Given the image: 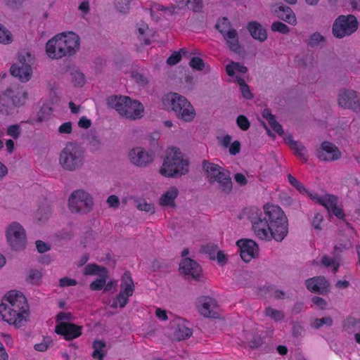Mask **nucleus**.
I'll return each instance as SVG.
<instances>
[{"label": "nucleus", "instance_id": "dca6fc26", "mask_svg": "<svg viewBox=\"0 0 360 360\" xmlns=\"http://www.w3.org/2000/svg\"><path fill=\"white\" fill-rule=\"evenodd\" d=\"M134 288L131 274L129 272L124 273L121 279L120 293L110 300L108 304L113 309L123 308L127 304L129 297L132 296Z\"/></svg>", "mask_w": 360, "mask_h": 360}, {"label": "nucleus", "instance_id": "ea45409f", "mask_svg": "<svg viewBox=\"0 0 360 360\" xmlns=\"http://www.w3.org/2000/svg\"><path fill=\"white\" fill-rule=\"evenodd\" d=\"M51 210L49 206L40 207L35 213V219L39 222H45L51 216Z\"/></svg>", "mask_w": 360, "mask_h": 360}, {"label": "nucleus", "instance_id": "473e14b6", "mask_svg": "<svg viewBox=\"0 0 360 360\" xmlns=\"http://www.w3.org/2000/svg\"><path fill=\"white\" fill-rule=\"evenodd\" d=\"M285 141L295 150V153L303 160H307V151L300 143L294 141L291 135L283 136Z\"/></svg>", "mask_w": 360, "mask_h": 360}, {"label": "nucleus", "instance_id": "338daca9", "mask_svg": "<svg viewBox=\"0 0 360 360\" xmlns=\"http://www.w3.org/2000/svg\"><path fill=\"white\" fill-rule=\"evenodd\" d=\"M312 302L320 309H325L327 307V302L326 300L319 297H314L312 298Z\"/></svg>", "mask_w": 360, "mask_h": 360}, {"label": "nucleus", "instance_id": "a211bd4d", "mask_svg": "<svg viewBox=\"0 0 360 360\" xmlns=\"http://www.w3.org/2000/svg\"><path fill=\"white\" fill-rule=\"evenodd\" d=\"M357 27L358 22L354 15H340L333 23V33L336 37L342 38L354 32Z\"/></svg>", "mask_w": 360, "mask_h": 360}, {"label": "nucleus", "instance_id": "4d7b16f0", "mask_svg": "<svg viewBox=\"0 0 360 360\" xmlns=\"http://www.w3.org/2000/svg\"><path fill=\"white\" fill-rule=\"evenodd\" d=\"M203 7L202 0H189L188 8L193 11H200Z\"/></svg>", "mask_w": 360, "mask_h": 360}, {"label": "nucleus", "instance_id": "7ed1b4c3", "mask_svg": "<svg viewBox=\"0 0 360 360\" xmlns=\"http://www.w3.org/2000/svg\"><path fill=\"white\" fill-rule=\"evenodd\" d=\"M81 39L72 31L56 34L45 44V53L51 60H59L76 54L80 49Z\"/></svg>", "mask_w": 360, "mask_h": 360}, {"label": "nucleus", "instance_id": "774afa93", "mask_svg": "<svg viewBox=\"0 0 360 360\" xmlns=\"http://www.w3.org/2000/svg\"><path fill=\"white\" fill-rule=\"evenodd\" d=\"M240 150V143L238 141H233L229 145V153L232 155H236Z\"/></svg>", "mask_w": 360, "mask_h": 360}, {"label": "nucleus", "instance_id": "9b49d317", "mask_svg": "<svg viewBox=\"0 0 360 360\" xmlns=\"http://www.w3.org/2000/svg\"><path fill=\"white\" fill-rule=\"evenodd\" d=\"M202 167L207 181L224 193L231 191L233 185L230 173L223 167L207 160L202 162Z\"/></svg>", "mask_w": 360, "mask_h": 360}, {"label": "nucleus", "instance_id": "423d86ee", "mask_svg": "<svg viewBox=\"0 0 360 360\" xmlns=\"http://www.w3.org/2000/svg\"><path fill=\"white\" fill-rule=\"evenodd\" d=\"M287 177L290 185L295 187L302 195H308L315 203L323 205L329 213L333 214L337 218L344 219V212L339 205L336 196L329 194L320 195L315 192L309 191L298 179L291 174H288Z\"/></svg>", "mask_w": 360, "mask_h": 360}, {"label": "nucleus", "instance_id": "f8f14e48", "mask_svg": "<svg viewBox=\"0 0 360 360\" xmlns=\"http://www.w3.org/2000/svg\"><path fill=\"white\" fill-rule=\"evenodd\" d=\"M27 100V92L24 89H8L0 94V112L11 115L14 107L23 105Z\"/></svg>", "mask_w": 360, "mask_h": 360}, {"label": "nucleus", "instance_id": "0e129e2a", "mask_svg": "<svg viewBox=\"0 0 360 360\" xmlns=\"http://www.w3.org/2000/svg\"><path fill=\"white\" fill-rule=\"evenodd\" d=\"M131 77L135 79V81L139 84L140 85H145L148 83L147 78L142 75L141 73L135 72H133Z\"/></svg>", "mask_w": 360, "mask_h": 360}, {"label": "nucleus", "instance_id": "de8ad7c7", "mask_svg": "<svg viewBox=\"0 0 360 360\" xmlns=\"http://www.w3.org/2000/svg\"><path fill=\"white\" fill-rule=\"evenodd\" d=\"M41 278V273L35 269H32L29 271L27 280L32 284H39Z\"/></svg>", "mask_w": 360, "mask_h": 360}, {"label": "nucleus", "instance_id": "2f4dec72", "mask_svg": "<svg viewBox=\"0 0 360 360\" xmlns=\"http://www.w3.org/2000/svg\"><path fill=\"white\" fill-rule=\"evenodd\" d=\"M251 36L259 41H264L267 38L266 30L258 22H251L248 26Z\"/></svg>", "mask_w": 360, "mask_h": 360}, {"label": "nucleus", "instance_id": "a878e982", "mask_svg": "<svg viewBox=\"0 0 360 360\" xmlns=\"http://www.w3.org/2000/svg\"><path fill=\"white\" fill-rule=\"evenodd\" d=\"M318 155L320 160L333 161L340 158L341 153L335 144L325 141L321 144Z\"/></svg>", "mask_w": 360, "mask_h": 360}, {"label": "nucleus", "instance_id": "6e6552de", "mask_svg": "<svg viewBox=\"0 0 360 360\" xmlns=\"http://www.w3.org/2000/svg\"><path fill=\"white\" fill-rule=\"evenodd\" d=\"M188 170V161L184 158L183 153L179 149L172 148L167 150L159 172L165 177L174 178L187 174Z\"/></svg>", "mask_w": 360, "mask_h": 360}, {"label": "nucleus", "instance_id": "72a5a7b5", "mask_svg": "<svg viewBox=\"0 0 360 360\" xmlns=\"http://www.w3.org/2000/svg\"><path fill=\"white\" fill-rule=\"evenodd\" d=\"M138 37L144 44H149L150 38L153 36V32L150 30L148 25L141 23L139 25L137 28Z\"/></svg>", "mask_w": 360, "mask_h": 360}, {"label": "nucleus", "instance_id": "20e7f679", "mask_svg": "<svg viewBox=\"0 0 360 360\" xmlns=\"http://www.w3.org/2000/svg\"><path fill=\"white\" fill-rule=\"evenodd\" d=\"M287 177L290 185L295 187L302 195H308L315 203L323 205L329 213L333 214L337 218L344 219V212L339 205L336 196L329 194L320 195L315 192L309 191L298 179L291 174H288Z\"/></svg>", "mask_w": 360, "mask_h": 360}, {"label": "nucleus", "instance_id": "9d476101", "mask_svg": "<svg viewBox=\"0 0 360 360\" xmlns=\"http://www.w3.org/2000/svg\"><path fill=\"white\" fill-rule=\"evenodd\" d=\"M85 163V150L79 144L68 142L58 155V164L65 171L80 169Z\"/></svg>", "mask_w": 360, "mask_h": 360}, {"label": "nucleus", "instance_id": "37998d69", "mask_svg": "<svg viewBox=\"0 0 360 360\" xmlns=\"http://www.w3.org/2000/svg\"><path fill=\"white\" fill-rule=\"evenodd\" d=\"M132 0H115V6L119 13L126 14L129 11Z\"/></svg>", "mask_w": 360, "mask_h": 360}, {"label": "nucleus", "instance_id": "13d9d810", "mask_svg": "<svg viewBox=\"0 0 360 360\" xmlns=\"http://www.w3.org/2000/svg\"><path fill=\"white\" fill-rule=\"evenodd\" d=\"M217 140L221 146L224 148H228L231 144L232 138L229 134H222L217 136Z\"/></svg>", "mask_w": 360, "mask_h": 360}, {"label": "nucleus", "instance_id": "5fc2aeb1", "mask_svg": "<svg viewBox=\"0 0 360 360\" xmlns=\"http://www.w3.org/2000/svg\"><path fill=\"white\" fill-rule=\"evenodd\" d=\"M324 41V37L319 32L312 34L309 39V44L312 46H319Z\"/></svg>", "mask_w": 360, "mask_h": 360}, {"label": "nucleus", "instance_id": "6ab92c4d", "mask_svg": "<svg viewBox=\"0 0 360 360\" xmlns=\"http://www.w3.org/2000/svg\"><path fill=\"white\" fill-rule=\"evenodd\" d=\"M175 3L176 6H171L169 7H165L158 4L153 5L150 9L152 18L155 20H158L161 15L170 16L179 13L181 9L188 7L189 0H175Z\"/></svg>", "mask_w": 360, "mask_h": 360}, {"label": "nucleus", "instance_id": "603ef678", "mask_svg": "<svg viewBox=\"0 0 360 360\" xmlns=\"http://www.w3.org/2000/svg\"><path fill=\"white\" fill-rule=\"evenodd\" d=\"M271 30L274 32H278L282 34H287L290 32V28L281 22H275L271 25Z\"/></svg>", "mask_w": 360, "mask_h": 360}, {"label": "nucleus", "instance_id": "4be33fe9", "mask_svg": "<svg viewBox=\"0 0 360 360\" xmlns=\"http://www.w3.org/2000/svg\"><path fill=\"white\" fill-rule=\"evenodd\" d=\"M171 330L172 338L176 340L186 339L192 335L188 323L179 317L175 318L171 322Z\"/></svg>", "mask_w": 360, "mask_h": 360}, {"label": "nucleus", "instance_id": "c03bdc74", "mask_svg": "<svg viewBox=\"0 0 360 360\" xmlns=\"http://www.w3.org/2000/svg\"><path fill=\"white\" fill-rule=\"evenodd\" d=\"M72 82L75 86H82L85 83L84 75L78 70H74L71 72Z\"/></svg>", "mask_w": 360, "mask_h": 360}, {"label": "nucleus", "instance_id": "1a4fd4ad", "mask_svg": "<svg viewBox=\"0 0 360 360\" xmlns=\"http://www.w3.org/2000/svg\"><path fill=\"white\" fill-rule=\"evenodd\" d=\"M162 107L174 111L178 117L185 122H191L195 117V110L191 102L177 93H168L162 98Z\"/></svg>", "mask_w": 360, "mask_h": 360}, {"label": "nucleus", "instance_id": "f704fd0d", "mask_svg": "<svg viewBox=\"0 0 360 360\" xmlns=\"http://www.w3.org/2000/svg\"><path fill=\"white\" fill-rule=\"evenodd\" d=\"M262 115L264 118H265L271 128L277 133L279 136H283L284 135V131L282 129L281 125L276 121L275 117L271 114V111L269 109H264Z\"/></svg>", "mask_w": 360, "mask_h": 360}, {"label": "nucleus", "instance_id": "aec40b11", "mask_svg": "<svg viewBox=\"0 0 360 360\" xmlns=\"http://www.w3.org/2000/svg\"><path fill=\"white\" fill-rule=\"evenodd\" d=\"M128 157L131 164L140 167H145L154 161L153 153L141 146L132 148Z\"/></svg>", "mask_w": 360, "mask_h": 360}, {"label": "nucleus", "instance_id": "69168bd1", "mask_svg": "<svg viewBox=\"0 0 360 360\" xmlns=\"http://www.w3.org/2000/svg\"><path fill=\"white\" fill-rule=\"evenodd\" d=\"M59 283L61 287H68L76 285L77 282L75 279L64 277L60 279Z\"/></svg>", "mask_w": 360, "mask_h": 360}, {"label": "nucleus", "instance_id": "cd10ccee", "mask_svg": "<svg viewBox=\"0 0 360 360\" xmlns=\"http://www.w3.org/2000/svg\"><path fill=\"white\" fill-rule=\"evenodd\" d=\"M53 109L49 103H44L40 108L39 112L32 115L27 122L30 124H34L36 123H41L44 121L48 120L52 113Z\"/></svg>", "mask_w": 360, "mask_h": 360}, {"label": "nucleus", "instance_id": "0eeeda50", "mask_svg": "<svg viewBox=\"0 0 360 360\" xmlns=\"http://www.w3.org/2000/svg\"><path fill=\"white\" fill-rule=\"evenodd\" d=\"M109 106L120 115L131 120L141 119L144 115V106L137 100L126 96H112L108 98Z\"/></svg>", "mask_w": 360, "mask_h": 360}, {"label": "nucleus", "instance_id": "f257e3e1", "mask_svg": "<svg viewBox=\"0 0 360 360\" xmlns=\"http://www.w3.org/2000/svg\"><path fill=\"white\" fill-rule=\"evenodd\" d=\"M252 231L259 240L281 242L288 233V220L283 210L274 204H265L262 211L257 207L247 210Z\"/></svg>", "mask_w": 360, "mask_h": 360}, {"label": "nucleus", "instance_id": "a18cd8bd", "mask_svg": "<svg viewBox=\"0 0 360 360\" xmlns=\"http://www.w3.org/2000/svg\"><path fill=\"white\" fill-rule=\"evenodd\" d=\"M108 278L107 276L100 275L98 276V278L91 283L90 284V288L92 290H101L106 283V280Z\"/></svg>", "mask_w": 360, "mask_h": 360}, {"label": "nucleus", "instance_id": "052dcab7", "mask_svg": "<svg viewBox=\"0 0 360 360\" xmlns=\"http://www.w3.org/2000/svg\"><path fill=\"white\" fill-rule=\"evenodd\" d=\"M72 130V124L71 122H65L58 127V132L60 134H70Z\"/></svg>", "mask_w": 360, "mask_h": 360}, {"label": "nucleus", "instance_id": "79ce46f5", "mask_svg": "<svg viewBox=\"0 0 360 360\" xmlns=\"http://www.w3.org/2000/svg\"><path fill=\"white\" fill-rule=\"evenodd\" d=\"M53 345V340L51 337H43L39 342L34 345V348L38 352H45Z\"/></svg>", "mask_w": 360, "mask_h": 360}, {"label": "nucleus", "instance_id": "680f3d73", "mask_svg": "<svg viewBox=\"0 0 360 360\" xmlns=\"http://www.w3.org/2000/svg\"><path fill=\"white\" fill-rule=\"evenodd\" d=\"M237 124L243 130H247L250 127V122L244 115H240L238 117Z\"/></svg>", "mask_w": 360, "mask_h": 360}, {"label": "nucleus", "instance_id": "8fccbe9b", "mask_svg": "<svg viewBox=\"0 0 360 360\" xmlns=\"http://www.w3.org/2000/svg\"><path fill=\"white\" fill-rule=\"evenodd\" d=\"M265 312L267 316H269L274 321H278L283 319V313L281 311L276 310L275 309L269 307L266 309Z\"/></svg>", "mask_w": 360, "mask_h": 360}, {"label": "nucleus", "instance_id": "ddd939ff", "mask_svg": "<svg viewBox=\"0 0 360 360\" xmlns=\"http://www.w3.org/2000/svg\"><path fill=\"white\" fill-rule=\"evenodd\" d=\"M74 317L70 312L62 311L56 316L55 332L63 335L66 340L78 338L82 334V327L71 323Z\"/></svg>", "mask_w": 360, "mask_h": 360}, {"label": "nucleus", "instance_id": "bf43d9fd", "mask_svg": "<svg viewBox=\"0 0 360 360\" xmlns=\"http://www.w3.org/2000/svg\"><path fill=\"white\" fill-rule=\"evenodd\" d=\"M181 51L174 52L167 59V63L170 65L178 63L181 58Z\"/></svg>", "mask_w": 360, "mask_h": 360}, {"label": "nucleus", "instance_id": "c9c22d12", "mask_svg": "<svg viewBox=\"0 0 360 360\" xmlns=\"http://www.w3.org/2000/svg\"><path fill=\"white\" fill-rule=\"evenodd\" d=\"M224 37L227 46L233 51L238 52L240 50V46L238 41V34L236 30L226 33Z\"/></svg>", "mask_w": 360, "mask_h": 360}, {"label": "nucleus", "instance_id": "09e8293b", "mask_svg": "<svg viewBox=\"0 0 360 360\" xmlns=\"http://www.w3.org/2000/svg\"><path fill=\"white\" fill-rule=\"evenodd\" d=\"M21 133V128L18 124H11L8 127L6 134L8 136L16 139Z\"/></svg>", "mask_w": 360, "mask_h": 360}, {"label": "nucleus", "instance_id": "b1692460", "mask_svg": "<svg viewBox=\"0 0 360 360\" xmlns=\"http://www.w3.org/2000/svg\"><path fill=\"white\" fill-rule=\"evenodd\" d=\"M198 307L200 313L205 317L216 318L219 316L217 303L211 297L200 298L198 301Z\"/></svg>", "mask_w": 360, "mask_h": 360}, {"label": "nucleus", "instance_id": "2eb2a0df", "mask_svg": "<svg viewBox=\"0 0 360 360\" xmlns=\"http://www.w3.org/2000/svg\"><path fill=\"white\" fill-rule=\"evenodd\" d=\"M68 205L72 213L84 214L92 210L94 200L88 191L84 189H77L69 196Z\"/></svg>", "mask_w": 360, "mask_h": 360}, {"label": "nucleus", "instance_id": "c85d7f7f", "mask_svg": "<svg viewBox=\"0 0 360 360\" xmlns=\"http://www.w3.org/2000/svg\"><path fill=\"white\" fill-rule=\"evenodd\" d=\"M179 189L176 186H171L160 196L159 203L162 207H174L175 200L179 195Z\"/></svg>", "mask_w": 360, "mask_h": 360}, {"label": "nucleus", "instance_id": "7c9ffc66", "mask_svg": "<svg viewBox=\"0 0 360 360\" xmlns=\"http://www.w3.org/2000/svg\"><path fill=\"white\" fill-rule=\"evenodd\" d=\"M226 72L233 82H238V79H242L240 75L247 72V68L239 63L231 62L226 66Z\"/></svg>", "mask_w": 360, "mask_h": 360}, {"label": "nucleus", "instance_id": "bb28decb", "mask_svg": "<svg viewBox=\"0 0 360 360\" xmlns=\"http://www.w3.org/2000/svg\"><path fill=\"white\" fill-rule=\"evenodd\" d=\"M306 286L309 290L320 294L326 293L329 290V283L324 277H314L306 281Z\"/></svg>", "mask_w": 360, "mask_h": 360}, {"label": "nucleus", "instance_id": "393cba45", "mask_svg": "<svg viewBox=\"0 0 360 360\" xmlns=\"http://www.w3.org/2000/svg\"><path fill=\"white\" fill-rule=\"evenodd\" d=\"M338 104L344 108L357 110L360 108L359 98L353 90H344L338 96Z\"/></svg>", "mask_w": 360, "mask_h": 360}, {"label": "nucleus", "instance_id": "5701e85b", "mask_svg": "<svg viewBox=\"0 0 360 360\" xmlns=\"http://www.w3.org/2000/svg\"><path fill=\"white\" fill-rule=\"evenodd\" d=\"M179 269L181 272L187 276L188 278L202 281L204 278L200 265L191 259H184L180 263Z\"/></svg>", "mask_w": 360, "mask_h": 360}, {"label": "nucleus", "instance_id": "58836bf2", "mask_svg": "<svg viewBox=\"0 0 360 360\" xmlns=\"http://www.w3.org/2000/svg\"><path fill=\"white\" fill-rule=\"evenodd\" d=\"M93 357L102 360L105 352V344L101 340H95L93 343Z\"/></svg>", "mask_w": 360, "mask_h": 360}, {"label": "nucleus", "instance_id": "a19ab883", "mask_svg": "<svg viewBox=\"0 0 360 360\" xmlns=\"http://www.w3.org/2000/svg\"><path fill=\"white\" fill-rule=\"evenodd\" d=\"M216 28L223 36L226 34V33H229V32L234 30V29L231 27L230 22L226 18H219L216 25Z\"/></svg>", "mask_w": 360, "mask_h": 360}, {"label": "nucleus", "instance_id": "e2e57ef3", "mask_svg": "<svg viewBox=\"0 0 360 360\" xmlns=\"http://www.w3.org/2000/svg\"><path fill=\"white\" fill-rule=\"evenodd\" d=\"M138 209L146 212H154V205L152 203H148L145 201L141 202L137 206Z\"/></svg>", "mask_w": 360, "mask_h": 360}, {"label": "nucleus", "instance_id": "c756f323", "mask_svg": "<svg viewBox=\"0 0 360 360\" xmlns=\"http://www.w3.org/2000/svg\"><path fill=\"white\" fill-rule=\"evenodd\" d=\"M274 12L276 16L282 20L292 25L297 24L296 16L290 7L280 5L274 9Z\"/></svg>", "mask_w": 360, "mask_h": 360}, {"label": "nucleus", "instance_id": "412c9836", "mask_svg": "<svg viewBox=\"0 0 360 360\" xmlns=\"http://www.w3.org/2000/svg\"><path fill=\"white\" fill-rule=\"evenodd\" d=\"M236 245L240 250V257L245 262H249L258 257L259 247L254 240L240 239L237 241Z\"/></svg>", "mask_w": 360, "mask_h": 360}, {"label": "nucleus", "instance_id": "864d4df0", "mask_svg": "<svg viewBox=\"0 0 360 360\" xmlns=\"http://www.w3.org/2000/svg\"><path fill=\"white\" fill-rule=\"evenodd\" d=\"M333 321L330 317H323L322 319H317L314 320L312 326L315 328H319L323 326H330L332 325Z\"/></svg>", "mask_w": 360, "mask_h": 360}, {"label": "nucleus", "instance_id": "4468645a", "mask_svg": "<svg viewBox=\"0 0 360 360\" xmlns=\"http://www.w3.org/2000/svg\"><path fill=\"white\" fill-rule=\"evenodd\" d=\"M6 243L13 252L23 251L27 246V235L23 226L17 221L10 223L6 228Z\"/></svg>", "mask_w": 360, "mask_h": 360}, {"label": "nucleus", "instance_id": "39448f33", "mask_svg": "<svg viewBox=\"0 0 360 360\" xmlns=\"http://www.w3.org/2000/svg\"><path fill=\"white\" fill-rule=\"evenodd\" d=\"M287 177L290 185L295 187L302 195H308L315 203L323 205L329 213L333 214L337 218L344 219V212L339 205L336 196L329 194L320 195L315 192L309 191L298 179L291 174H288Z\"/></svg>", "mask_w": 360, "mask_h": 360}, {"label": "nucleus", "instance_id": "6e6d98bb", "mask_svg": "<svg viewBox=\"0 0 360 360\" xmlns=\"http://www.w3.org/2000/svg\"><path fill=\"white\" fill-rule=\"evenodd\" d=\"M190 65L197 70H202L205 67L203 60L199 57L193 58L190 61Z\"/></svg>", "mask_w": 360, "mask_h": 360}, {"label": "nucleus", "instance_id": "3c124183", "mask_svg": "<svg viewBox=\"0 0 360 360\" xmlns=\"http://www.w3.org/2000/svg\"><path fill=\"white\" fill-rule=\"evenodd\" d=\"M237 83L240 86L243 96L247 99L251 98L252 97V94L250 91L249 86L245 84V81L243 79H238V82Z\"/></svg>", "mask_w": 360, "mask_h": 360}, {"label": "nucleus", "instance_id": "4c0bfd02", "mask_svg": "<svg viewBox=\"0 0 360 360\" xmlns=\"http://www.w3.org/2000/svg\"><path fill=\"white\" fill-rule=\"evenodd\" d=\"M321 263L328 270L335 273L340 266V259L338 257H330L329 256H324L321 259Z\"/></svg>", "mask_w": 360, "mask_h": 360}, {"label": "nucleus", "instance_id": "49530a36", "mask_svg": "<svg viewBox=\"0 0 360 360\" xmlns=\"http://www.w3.org/2000/svg\"><path fill=\"white\" fill-rule=\"evenodd\" d=\"M13 40L11 32L0 24V43L10 44Z\"/></svg>", "mask_w": 360, "mask_h": 360}, {"label": "nucleus", "instance_id": "f03ea898", "mask_svg": "<svg viewBox=\"0 0 360 360\" xmlns=\"http://www.w3.org/2000/svg\"><path fill=\"white\" fill-rule=\"evenodd\" d=\"M2 319L16 328L25 326L30 320V307L25 295L20 291L6 293L0 304Z\"/></svg>", "mask_w": 360, "mask_h": 360}, {"label": "nucleus", "instance_id": "f3484780", "mask_svg": "<svg viewBox=\"0 0 360 360\" xmlns=\"http://www.w3.org/2000/svg\"><path fill=\"white\" fill-rule=\"evenodd\" d=\"M32 56L29 52H21L18 55V61L10 68L11 74L22 82H28L32 75L31 63Z\"/></svg>", "mask_w": 360, "mask_h": 360}, {"label": "nucleus", "instance_id": "e433bc0d", "mask_svg": "<svg viewBox=\"0 0 360 360\" xmlns=\"http://www.w3.org/2000/svg\"><path fill=\"white\" fill-rule=\"evenodd\" d=\"M83 273L86 276H107V270L95 264H89L84 266Z\"/></svg>", "mask_w": 360, "mask_h": 360}]
</instances>
